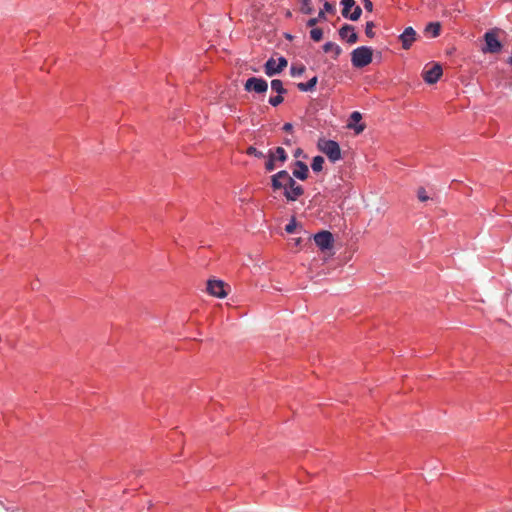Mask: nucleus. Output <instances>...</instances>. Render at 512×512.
Returning <instances> with one entry per match:
<instances>
[{"instance_id":"1","label":"nucleus","mask_w":512,"mask_h":512,"mask_svg":"<svg viewBox=\"0 0 512 512\" xmlns=\"http://www.w3.org/2000/svg\"><path fill=\"white\" fill-rule=\"evenodd\" d=\"M287 170H280L271 176V189L274 193L281 191L288 202H294L304 195V188L295 181Z\"/></svg>"},{"instance_id":"2","label":"nucleus","mask_w":512,"mask_h":512,"mask_svg":"<svg viewBox=\"0 0 512 512\" xmlns=\"http://www.w3.org/2000/svg\"><path fill=\"white\" fill-rule=\"evenodd\" d=\"M350 55L352 66L356 69H362L373 61V49L369 46H359Z\"/></svg>"},{"instance_id":"3","label":"nucleus","mask_w":512,"mask_h":512,"mask_svg":"<svg viewBox=\"0 0 512 512\" xmlns=\"http://www.w3.org/2000/svg\"><path fill=\"white\" fill-rule=\"evenodd\" d=\"M317 146L318 149L327 156L330 162L335 163L342 159L341 148L337 141L321 138Z\"/></svg>"},{"instance_id":"4","label":"nucleus","mask_w":512,"mask_h":512,"mask_svg":"<svg viewBox=\"0 0 512 512\" xmlns=\"http://www.w3.org/2000/svg\"><path fill=\"white\" fill-rule=\"evenodd\" d=\"M498 32V28H494L485 32L483 36L484 46L482 47V51L484 53L496 54L501 52L503 44L498 38Z\"/></svg>"},{"instance_id":"5","label":"nucleus","mask_w":512,"mask_h":512,"mask_svg":"<svg viewBox=\"0 0 512 512\" xmlns=\"http://www.w3.org/2000/svg\"><path fill=\"white\" fill-rule=\"evenodd\" d=\"M288 65V61L284 56H280L277 61L269 58L264 64V72L267 76L272 77L280 74Z\"/></svg>"},{"instance_id":"6","label":"nucleus","mask_w":512,"mask_h":512,"mask_svg":"<svg viewBox=\"0 0 512 512\" xmlns=\"http://www.w3.org/2000/svg\"><path fill=\"white\" fill-rule=\"evenodd\" d=\"M244 90L246 92H254L259 95H264L268 90V83L261 77H250L244 83Z\"/></svg>"},{"instance_id":"7","label":"nucleus","mask_w":512,"mask_h":512,"mask_svg":"<svg viewBox=\"0 0 512 512\" xmlns=\"http://www.w3.org/2000/svg\"><path fill=\"white\" fill-rule=\"evenodd\" d=\"M315 244L321 251L330 250L334 244V237L330 231L321 230L313 236Z\"/></svg>"},{"instance_id":"8","label":"nucleus","mask_w":512,"mask_h":512,"mask_svg":"<svg viewBox=\"0 0 512 512\" xmlns=\"http://www.w3.org/2000/svg\"><path fill=\"white\" fill-rule=\"evenodd\" d=\"M443 69L439 63H434L429 69H424L422 78L427 84H435L442 76Z\"/></svg>"},{"instance_id":"9","label":"nucleus","mask_w":512,"mask_h":512,"mask_svg":"<svg viewBox=\"0 0 512 512\" xmlns=\"http://www.w3.org/2000/svg\"><path fill=\"white\" fill-rule=\"evenodd\" d=\"M226 286V283L222 280H208L207 292L217 298H224L227 296V291L225 290Z\"/></svg>"},{"instance_id":"10","label":"nucleus","mask_w":512,"mask_h":512,"mask_svg":"<svg viewBox=\"0 0 512 512\" xmlns=\"http://www.w3.org/2000/svg\"><path fill=\"white\" fill-rule=\"evenodd\" d=\"M338 33L340 38L349 44H354L358 41V34L353 25L347 23L343 24Z\"/></svg>"},{"instance_id":"11","label":"nucleus","mask_w":512,"mask_h":512,"mask_svg":"<svg viewBox=\"0 0 512 512\" xmlns=\"http://www.w3.org/2000/svg\"><path fill=\"white\" fill-rule=\"evenodd\" d=\"M417 33L413 29V27H406L404 31L399 35V40L401 41L402 48L408 50L411 48L413 43L416 41Z\"/></svg>"},{"instance_id":"12","label":"nucleus","mask_w":512,"mask_h":512,"mask_svg":"<svg viewBox=\"0 0 512 512\" xmlns=\"http://www.w3.org/2000/svg\"><path fill=\"white\" fill-rule=\"evenodd\" d=\"M292 176L301 181L307 180L309 177L308 165L303 161L296 160L293 163Z\"/></svg>"},{"instance_id":"13","label":"nucleus","mask_w":512,"mask_h":512,"mask_svg":"<svg viewBox=\"0 0 512 512\" xmlns=\"http://www.w3.org/2000/svg\"><path fill=\"white\" fill-rule=\"evenodd\" d=\"M362 120V115L358 111H354L350 114L349 120H348V127L354 129V131L359 134L364 131L365 124L360 123Z\"/></svg>"},{"instance_id":"14","label":"nucleus","mask_w":512,"mask_h":512,"mask_svg":"<svg viewBox=\"0 0 512 512\" xmlns=\"http://www.w3.org/2000/svg\"><path fill=\"white\" fill-rule=\"evenodd\" d=\"M322 49L325 53H328V52H333V59L337 60L338 57L341 55L342 53V49L339 45H337L336 43L334 42H326L323 46H322Z\"/></svg>"},{"instance_id":"15","label":"nucleus","mask_w":512,"mask_h":512,"mask_svg":"<svg viewBox=\"0 0 512 512\" xmlns=\"http://www.w3.org/2000/svg\"><path fill=\"white\" fill-rule=\"evenodd\" d=\"M318 83V77L314 76L309 79L307 82H300L297 84L298 90L301 92L313 91Z\"/></svg>"},{"instance_id":"16","label":"nucleus","mask_w":512,"mask_h":512,"mask_svg":"<svg viewBox=\"0 0 512 512\" xmlns=\"http://www.w3.org/2000/svg\"><path fill=\"white\" fill-rule=\"evenodd\" d=\"M268 152L272 153L273 156L277 159V161L280 164L285 163L288 159V155H287L286 151L284 150V148H282V147H276L275 149H269Z\"/></svg>"},{"instance_id":"17","label":"nucleus","mask_w":512,"mask_h":512,"mask_svg":"<svg viewBox=\"0 0 512 512\" xmlns=\"http://www.w3.org/2000/svg\"><path fill=\"white\" fill-rule=\"evenodd\" d=\"M425 32L431 34L433 38L438 37L441 32V24L439 22H430L426 25Z\"/></svg>"},{"instance_id":"18","label":"nucleus","mask_w":512,"mask_h":512,"mask_svg":"<svg viewBox=\"0 0 512 512\" xmlns=\"http://www.w3.org/2000/svg\"><path fill=\"white\" fill-rule=\"evenodd\" d=\"M325 163V160L322 156L317 155L313 157L311 162V168L314 173H319L323 170V165Z\"/></svg>"},{"instance_id":"19","label":"nucleus","mask_w":512,"mask_h":512,"mask_svg":"<svg viewBox=\"0 0 512 512\" xmlns=\"http://www.w3.org/2000/svg\"><path fill=\"white\" fill-rule=\"evenodd\" d=\"M300 4V12L302 14L310 15L314 12V7L312 5V0H297Z\"/></svg>"},{"instance_id":"20","label":"nucleus","mask_w":512,"mask_h":512,"mask_svg":"<svg viewBox=\"0 0 512 512\" xmlns=\"http://www.w3.org/2000/svg\"><path fill=\"white\" fill-rule=\"evenodd\" d=\"M271 89L280 95L287 93V89L284 88L283 82L280 79H273L271 81Z\"/></svg>"},{"instance_id":"21","label":"nucleus","mask_w":512,"mask_h":512,"mask_svg":"<svg viewBox=\"0 0 512 512\" xmlns=\"http://www.w3.org/2000/svg\"><path fill=\"white\" fill-rule=\"evenodd\" d=\"M342 16L348 19L350 10L355 6V0H341Z\"/></svg>"},{"instance_id":"22","label":"nucleus","mask_w":512,"mask_h":512,"mask_svg":"<svg viewBox=\"0 0 512 512\" xmlns=\"http://www.w3.org/2000/svg\"><path fill=\"white\" fill-rule=\"evenodd\" d=\"M276 162H278L277 159L273 156L272 153L268 152L267 161L265 162V170L268 172L275 170Z\"/></svg>"},{"instance_id":"23","label":"nucleus","mask_w":512,"mask_h":512,"mask_svg":"<svg viewBox=\"0 0 512 512\" xmlns=\"http://www.w3.org/2000/svg\"><path fill=\"white\" fill-rule=\"evenodd\" d=\"M310 38L314 41V42H319L323 39V30L322 28H312L310 30Z\"/></svg>"},{"instance_id":"24","label":"nucleus","mask_w":512,"mask_h":512,"mask_svg":"<svg viewBox=\"0 0 512 512\" xmlns=\"http://www.w3.org/2000/svg\"><path fill=\"white\" fill-rule=\"evenodd\" d=\"M245 153H246L247 155H249V156H254V157L259 158V159H261V158H264V157H265L264 153H263L262 151H259V150H258L256 147H254V146H249V147L246 149Z\"/></svg>"},{"instance_id":"25","label":"nucleus","mask_w":512,"mask_h":512,"mask_svg":"<svg viewBox=\"0 0 512 512\" xmlns=\"http://www.w3.org/2000/svg\"><path fill=\"white\" fill-rule=\"evenodd\" d=\"M361 14H362V9L359 6L355 5L353 7L352 13L349 14V16H348V19H350L351 21H357L361 17Z\"/></svg>"},{"instance_id":"26","label":"nucleus","mask_w":512,"mask_h":512,"mask_svg":"<svg viewBox=\"0 0 512 512\" xmlns=\"http://www.w3.org/2000/svg\"><path fill=\"white\" fill-rule=\"evenodd\" d=\"M375 27V24L373 21L366 22L365 25V34L368 38H374L375 32L373 31V28Z\"/></svg>"},{"instance_id":"27","label":"nucleus","mask_w":512,"mask_h":512,"mask_svg":"<svg viewBox=\"0 0 512 512\" xmlns=\"http://www.w3.org/2000/svg\"><path fill=\"white\" fill-rule=\"evenodd\" d=\"M304 72H305V66L302 65V64L299 65V66L292 65L291 68H290V74L292 76H300Z\"/></svg>"},{"instance_id":"28","label":"nucleus","mask_w":512,"mask_h":512,"mask_svg":"<svg viewBox=\"0 0 512 512\" xmlns=\"http://www.w3.org/2000/svg\"><path fill=\"white\" fill-rule=\"evenodd\" d=\"M284 101L283 95L277 94L276 96H272L269 98V104L273 107H277L282 104Z\"/></svg>"},{"instance_id":"29","label":"nucleus","mask_w":512,"mask_h":512,"mask_svg":"<svg viewBox=\"0 0 512 512\" xmlns=\"http://www.w3.org/2000/svg\"><path fill=\"white\" fill-rule=\"evenodd\" d=\"M297 228V222H296V219L295 217H292V219L290 220V222L285 226V231L288 233V234H292L295 232Z\"/></svg>"},{"instance_id":"30","label":"nucleus","mask_w":512,"mask_h":512,"mask_svg":"<svg viewBox=\"0 0 512 512\" xmlns=\"http://www.w3.org/2000/svg\"><path fill=\"white\" fill-rule=\"evenodd\" d=\"M417 197L419 201L426 202L429 199V196L427 195V192L424 187H419L417 190Z\"/></svg>"},{"instance_id":"31","label":"nucleus","mask_w":512,"mask_h":512,"mask_svg":"<svg viewBox=\"0 0 512 512\" xmlns=\"http://www.w3.org/2000/svg\"><path fill=\"white\" fill-rule=\"evenodd\" d=\"M322 11H324V13H331L332 14V13L335 12V7L329 1H325V3L323 4Z\"/></svg>"},{"instance_id":"32","label":"nucleus","mask_w":512,"mask_h":512,"mask_svg":"<svg viewBox=\"0 0 512 512\" xmlns=\"http://www.w3.org/2000/svg\"><path fill=\"white\" fill-rule=\"evenodd\" d=\"M364 9L368 12L373 11V2L371 0H362Z\"/></svg>"},{"instance_id":"33","label":"nucleus","mask_w":512,"mask_h":512,"mask_svg":"<svg viewBox=\"0 0 512 512\" xmlns=\"http://www.w3.org/2000/svg\"><path fill=\"white\" fill-rule=\"evenodd\" d=\"M317 23H318V19L313 17V18H310V19L307 20L306 26L312 27V28H316L315 26L317 25Z\"/></svg>"},{"instance_id":"34","label":"nucleus","mask_w":512,"mask_h":512,"mask_svg":"<svg viewBox=\"0 0 512 512\" xmlns=\"http://www.w3.org/2000/svg\"><path fill=\"white\" fill-rule=\"evenodd\" d=\"M282 130L285 132H292L293 131V125L291 123H285L282 127Z\"/></svg>"},{"instance_id":"35","label":"nucleus","mask_w":512,"mask_h":512,"mask_svg":"<svg viewBox=\"0 0 512 512\" xmlns=\"http://www.w3.org/2000/svg\"><path fill=\"white\" fill-rule=\"evenodd\" d=\"M315 18L318 19V22L326 20V14L324 13V11L320 10L317 17Z\"/></svg>"},{"instance_id":"36","label":"nucleus","mask_w":512,"mask_h":512,"mask_svg":"<svg viewBox=\"0 0 512 512\" xmlns=\"http://www.w3.org/2000/svg\"><path fill=\"white\" fill-rule=\"evenodd\" d=\"M293 240H294V243H295L296 246H301L302 241H303L302 238H300V237L299 238H295Z\"/></svg>"},{"instance_id":"37","label":"nucleus","mask_w":512,"mask_h":512,"mask_svg":"<svg viewBox=\"0 0 512 512\" xmlns=\"http://www.w3.org/2000/svg\"><path fill=\"white\" fill-rule=\"evenodd\" d=\"M291 17H292V12L290 10H286L285 18H291Z\"/></svg>"},{"instance_id":"38","label":"nucleus","mask_w":512,"mask_h":512,"mask_svg":"<svg viewBox=\"0 0 512 512\" xmlns=\"http://www.w3.org/2000/svg\"><path fill=\"white\" fill-rule=\"evenodd\" d=\"M283 143H284L285 145H287V146H290V145L292 144L291 140H290V139H288V138H285V139H284V141H283Z\"/></svg>"},{"instance_id":"39","label":"nucleus","mask_w":512,"mask_h":512,"mask_svg":"<svg viewBox=\"0 0 512 512\" xmlns=\"http://www.w3.org/2000/svg\"><path fill=\"white\" fill-rule=\"evenodd\" d=\"M301 153H302V149H301V148H298V149L295 151L294 156H295V157H297V156H299Z\"/></svg>"},{"instance_id":"40","label":"nucleus","mask_w":512,"mask_h":512,"mask_svg":"<svg viewBox=\"0 0 512 512\" xmlns=\"http://www.w3.org/2000/svg\"><path fill=\"white\" fill-rule=\"evenodd\" d=\"M507 63L512 65V55L507 59Z\"/></svg>"},{"instance_id":"41","label":"nucleus","mask_w":512,"mask_h":512,"mask_svg":"<svg viewBox=\"0 0 512 512\" xmlns=\"http://www.w3.org/2000/svg\"><path fill=\"white\" fill-rule=\"evenodd\" d=\"M292 38V36L290 34H287V39H290Z\"/></svg>"}]
</instances>
